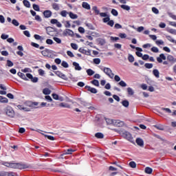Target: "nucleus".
Listing matches in <instances>:
<instances>
[{
    "instance_id": "1",
    "label": "nucleus",
    "mask_w": 176,
    "mask_h": 176,
    "mask_svg": "<svg viewBox=\"0 0 176 176\" xmlns=\"http://www.w3.org/2000/svg\"><path fill=\"white\" fill-rule=\"evenodd\" d=\"M2 165L8 167L9 168H16L18 170H25V168H28V165L21 163L3 162Z\"/></svg>"
},
{
    "instance_id": "2",
    "label": "nucleus",
    "mask_w": 176,
    "mask_h": 176,
    "mask_svg": "<svg viewBox=\"0 0 176 176\" xmlns=\"http://www.w3.org/2000/svg\"><path fill=\"white\" fill-rule=\"evenodd\" d=\"M163 60H168L170 67H173V65L176 63V58L173 55H168L167 57H166L164 54H160V56L157 58V61L160 64H162V63H163Z\"/></svg>"
},
{
    "instance_id": "3",
    "label": "nucleus",
    "mask_w": 176,
    "mask_h": 176,
    "mask_svg": "<svg viewBox=\"0 0 176 176\" xmlns=\"http://www.w3.org/2000/svg\"><path fill=\"white\" fill-rule=\"evenodd\" d=\"M107 124H113V126H116L117 127H120L123 126L124 122L119 120H112L109 118H105Z\"/></svg>"
},
{
    "instance_id": "4",
    "label": "nucleus",
    "mask_w": 176,
    "mask_h": 176,
    "mask_svg": "<svg viewBox=\"0 0 176 176\" xmlns=\"http://www.w3.org/2000/svg\"><path fill=\"white\" fill-rule=\"evenodd\" d=\"M100 70L107 75L110 79H113V76H115V74L112 72V69L109 67H100Z\"/></svg>"
},
{
    "instance_id": "5",
    "label": "nucleus",
    "mask_w": 176,
    "mask_h": 176,
    "mask_svg": "<svg viewBox=\"0 0 176 176\" xmlns=\"http://www.w3.org/2000/svg\"><path fill=\"white\" fill-rule=\"evenodd\" d=\"M5 111L7 116H9L10 118H14V110H13V108L10 106H8L5 109Z\"/></svg>"
},
{
    "instance_id": "6",
    "label": "nucleus",
    "mask_w": 176,
    "mask_h": 176,
    "mask_svg": "<svg viewBox=\"0 0 176 176\" xmlns=\"http://www.w3.org/2000/svg\"><path fill=\"white\" fill-rule=\"evenodd\" d=\"M63 36H71L72 38H74L75 34L74 33V31H72L70 29H65L63 32Z\"/></svg>"
},
{
    "instance_id": "7",
    "label": "nucleus",
    "mask_w": 176,
    "mask_h": 176,
    "mask_svg": "<svg viewBox=\"0 0 176 176\" xmlns=\"http://www.w3.org/2000/svg\"><path fill=\"white\" fill-rule=\"evenodd\" d=\"M26 77L28 78V79H31L33 83H36L38 80V77H34L32 74L30 73L26 74Z\"/></svg>"
},
{
    "instance_id": "8",
    "label": "nucleus",
    "mask_w": 176,
    "mask_h": 176,
    "mask_svg": "<svg viewBox=\"0 0 176 176\" xmlns=\"http://www.w3.org/2000/svg\"><path fill=\"white\" fill-rule=\"evenodd\" d=\"M78 52L82 54H86V56H91V51L90 50H86L82 47L79 48Z\"/></svg>"
},
{
    "instance_id": "9",
    "label": "nucleus",
    "mask_w": 176,
    "mask_h": 176,
    "mask_svg": "<svg viewBox=\"0 0 176 176\" xmlns=\"http://www.w3.org/2000/svg\"><path fill=\"white\" fill-rule=\"evenodd\" d=\"M17 50L19 51L16 52V54L18 56H20V57H23V56H24V53H23V52H24V48L23 47L22 45H19L17 47Z\"/></svg>"
},
{
    "instance_id": "10",
    "label": "nucleus",
    "mask_w": 176,
    "mask_h": 176,
    "mask_svg": "<svg viewBox=\"0 0 176 176\" xmlns=\"http://www.w3.org/2000/svg\"><path fill=\"white\" fill-rule=\"evenodd\" d=\"M85 89H87V90L88 91H90V93H92L93 94H97V93H98L97 89L93 88V87H91L90 86H88V85H86L85 87Z\"/></svg>"
},
{
    "instance_id": "11",
    "label": "nucleus",
    "mask_w": 176,
    "mask_h": 176,
    "mask_svg": "<svg viewBox=\"0 0 176 176\" xmlns=\"http://www.w3.org/2000/svg\"><path fill=\"white\" fill-rule=\"evenodd\" d=\"M43 14L45 17V19H49L52 17V14H53V13L50 10H47L43 12Z\"/></svg>"
},
{
    "instance_id": "12",
    "label": "nucleus",
    "mask_w": 176,
    "mask_h": 176,
    "mask_svg": "<svg viewBox=\"0 0 176 176\" xmlns=\"http://www.w3.org/2000/svg\"><path fill=\"white\" fill-rule=\"evenodd\" d=\"M41 54H42L44 57H49V56H50V50H49V49H45V50L41 51Z\"/></svg>"
},
{
    "instance_id": "13",
    "label": "nucleus",
    "mask_w": 176,
    "mask_h": 176,
    "mask_svg": "<svg viewBox=\"0 0 176 176\" xmlns=\"http://www.w3.org/2000/svg\"><path fill=\"white\" fill-rule=\"evenodd\" d=\"M73 66L76 71H82V67L77 62H73Z\"/></svg>"
},
{
    "instance_id": "14",
    "label": "nucleus",
    "mask_w": 176,
    "mask_h": 176,
    "mask_svg": "<svg viewBox=\"0 0 176 176\" xmlns=\"http://www.w3.org/2000/svg\"><path fill=\"white\" fill-rule=\"evenodd\" d=\"M136 144L139 146H141V148L144 147V140L140 138L136 139Z\"/></svg>"
},
{
    "instance_id": "15",
    "label": "nucleus",
    "mask_w": 176,
    "mask_h": 176,
    "mask_svg": "<svg viewBox=\"0 0 176 176\" xmlns=\"http://www.w3.org/2000/svg\"><path fill=\"white\" fill-rule=\"evenodd\" d=\"M17 108L19 109H21V111H25V112H30V109L28 107H24V105L23 104H19L17 106Z\"/></svg>"
},
{
    "instance_id": "16",
    "label": "nucleus",
    "mask_w": 176,
    "mask_h": 176,
    "mask_svg": "<svg viewBox=\"0 0 176 176\" xmlns=\"http://www.w3.org/2000/svg\"><path fill=\"white\" fill-rule=\"evenodd\" d=\"M124 137L128 141H131V140H133V138L131 137V134L130 133H129V132H124Z\"/></svg>"
},
{
    "instance_id": "17",
    "label": "nucleus",
    "mask_w": 176,
    "mask_h": 176,
    "mask_svg": "<svg viewBox=\"0 0 176 176\" xmlns=\"http://www.w3.org/2000/svg\"><path fill=\"white\" fill-rule=\"evenodd\" d=\"M0 102L1 104H8L9 102V99L2 96H0Z\"/></svg>"
},
{
    "instance_id": "18",
    "label": "nucleus",
    "mask_w": 176,
    "mask_h": 176,
    "mask_svg": "<svg viewBox=\"0 0 176 176\" xmlns=\"http://www.w3.org/2000/svg\"><path fill=\"white\" fill-rule=\"evenodd\" d=\"M153 74L157 79H159V78H160V72H159V70L157 69H155L153 70Z\"/></svg>"
},
{
    "instance_id": "19",
    "label": "nucleus",
    "mask_w": 176,
    "mask_h": 176,
    "mask_svg": "<svg viewBox=\"0 0 176 176\" xmlns=\"http://www.w3.org/2000/svg\"><path fill=\"white\" fill-rule=\"evenodd\" d=\"M82 6L84 9H87V10H90L91 9L90 4H89L87 2H82Z\"/></svg>"
},
{
    "instance_id": "20",
    "label": "nucleus",
    "mask_w": 176,
    "mask_h": 176,
    "mask_svg": "<svg viewBox=\"0 0 176 176\" xmlns=\"http://www.w3.org/2000/svg\"><path fill=\"white\" fill-rule=\"evenodd\" d=\"M18 76H19V78H21V79H23V80H28V78H27V76H25V74L19 72L17 73Z\"/></svg>"
},
{
    "instance_id": "21",
    "label": "nucleus",
    "mask_w": 176,
    "mask_h": 176,
    "mask_svg": "<svg viewBox=\"0 0 176 176\" xmlns=\"http://www.w3.org/2000/svg\"><path fill=\"white\" fill-rule=\"evenodd\" d=\"M69 16L72 20H76L78 19V14H74L72 12H69Z\"/></svg>"
},
{
    "instance_id": "22",
    "label": "nucleus",
    "mask_w": 176,
    "mask_h": 176,
    "mask_svg": "<svg viewBox=\"0 0 176 176\" xmlns=\"http://www.w3.org/2000/svg\"><path fill=\"white\" fill-rule=\"evenodd\" d=\"M52 6L54 10H56V11L60 10V5L58 3H52Z\"/></svg>"
},
{
    "instance_id": "23",
    "label": "nucleus",
    "mask_w": 176,
    "mask_h": 176,
    "mask_svg": "<svg viewBox=\"0 0 176 176\" xmlns=\"http://www.w3.org/2000/svg\"><path fill=\"white\" fill-rule=\"evenodd\" d=\"M86 72H87L88 76H93V75H94V74H96V72H94L91 69H87Z\"/></svg>"
},
{
    "instance_id": "24",
    "label": "nucleus",
    "mask_w": 176,
    "mask_h": 176,
    "mask_svg": "<svg viewBox=\"0 0 176 176\" xmlns=\"http://www.w3.org/2000/svg\"><path fill=\"white\" fill-rule=\"evenodd\" d=\"M43 93L45 94V96H49V94L52 93V91L49 88H45L43 90Z\"/></svg>"
},
{
    "instance_id": "25",
    "label": "nucleus",
    "mask_w": 176,
    "mask_h": 176,
    "mask_svg": "<svg viewBox=\"0 0 176 176\" xmlns=\"http://www.w3.org/2000/svg\"><path fill=\"white\" fill-rule=\"evenodd\" d=\"M91 83L94 85V86H96L97 87H100V82L98 81V80L94 79L92 81H91Z\"/></svg>"
},
{
    "instance_id": "26",
    "label": "nucleus",
    "mask_w": 176,
    "mask_h": 176,
    "mask_svg": "<svg viewBox=\"0 0 176 176\" xmlns=\"http://www.w3.org/2000/svg\"><path fill=\"white\" fill-rule=\"evenodd\" d=\"M23 3L25 8H31V3L30 1H28V0H23Z\"/></svg>"
},
{
    "instance_id": "27",
    "label": "nucleus",
    "mask_w": 176,
    "mask_h": 176,
    "mask_svg": "<svg viewBox=\"0 0 176 176\" xmlns=\"http://www.w3.org/2000/svg\"><path fill=\"white\" fill-rule=\"evenodd\" d=\"M121 9H123L124 10H126L127 12H129V10H130L131 8L129 6L127 5H121L120 6Z\"/></svg>"
},
{
    "instance_id": "28",
    "label": "nucleus",
    "mask_w": 176,
    "mask_h": 176,
    "mask_svg": "<svg viewBox=\"0 0 176 176\" xmlns=\"http://www.w3.org/2000/svg\"><path fill=\"white\" fill-rule=\"evenodd\" d=\"M127 92L129 96H134V90H133L131 87L127 88Z\"/></svg>"
},
{
    "instance_id": "29",
    "label": "nucleus",
    "mask_w": 176,
    "mask_h": 176,
    "mask_svg": "<svg viewBox=\"0 0 176 176\" xmlns=\"http://www.w3.org/2000/svg\"><path fill=\"white\" fill-rule=\"evenodd\" d=\"M95 137L96 138L102 139L104 138V134H102V133H96Z\"/></svg>"
},
{
    "instance_id": "30",
    "label": "nucleus",
    "mask_w": 176,
    "mask_h": 176,
    "mask_svg": "<svg viewBox=\"0 0 176 176\" xmlns=\"http://www.w3.org/2000/svg\"><path fill=\"white\" fill-rule=\"evenodd\" d=\"M59 107H61L62 108H71V106L67 103L62 102L59 104Z\"/></svg>"
},
{
    "instance_id": "31",
    "label": "nucleus",
    "mask_w": 176,
    "mask_h": 176,
    "mask_svg": "<svg viewBox=\"0 0 176 176\" xmlns=\"http://www.w3.org/2000/svg\"><path fill=\"white\" fill-rule=\"evenodd\" d=\"M110 20H111V17H109V15L102 19L103 23L107 24L109 23Z\"/></svg>"
},
{
    "instance_id": "32",
    "label": "nucleus",
    "mask_w": 176,
    "mask_h": 176,
    "mask_svg": "<svg viewBox=\"0 0 176 176\" xmlns=\"http://www.w3.org/2000/svg\"><path fill=\"white\" fill-rule=\"evenodd\" d=\"M42 135H44L46 138H48V140H50V141H54V137L49 135H45V133H41Z\"/></svg>"
},
{
    "instance_id": "33",
    "label": "nucleus",
    "mask_w": 176,
    "mask_h": 176,
    "mask_svg": "<svg viewBox=\"0 0 176 176\" xmlns=\"http://www.w3.org/2000/svg\"><path fill=\"white\" fill-rule=\"evenodd\" d=\"M6 176H19V175L14 172H6Z\"/></svg>"
},
{
    "instance_id": "34",
    "label": "nucleus",
    "mask_w": 176,
    "mask_h": 176,
    "mask_svg": "<svg viewBox=\"0 0 176 176\" xmlns=\"http://www.w3.org/2000/svg\"><path fill=\"white\" fill-rule=\"evenodd\" d=\"M153 171V170L152 169V168L146 167V168H145L146 174H151Z\"/></svg>"
},
{
    "instance_id": "35",
    "label": "nucleus",
    "mask_w": 176,
    "mask_h": 176,
    "mask_svg": "<svg viewBox=\"0 0 176 176\" xmlns=\"http://www.w3.org/2000/svg\"><path fill=\"white\" fill-rule=\"evenodd\" d=\"M67 14H69V12H67V10H63L60 12V16H62V17H67Z\"/></svg>"
},
{
    "instance_id": "36",
    "label": "nucleus",
    "mask_w": 176,
    "mask_h": 176,
    "mask_svg": "<svg viewBox=\"0 0 176 176\" xmlns=\"http://www.w3.org/2000/svg\"><path fill=\"white\" fill-rule=\"evenodd\" d=\"M111 13L113 16H115V17H117V16L119 15V12H118V10L115 9H112Z\"/></svg>"
},
{
    "instance_id": "37",
    "label": "nucleus",
    "mask_w": 176,
    "mask_h": 176,
    "mask_svg": "<svg viewBox=\"0 0 176 176\" xmlns=\"http://www.w3.org/2000/svg\"><path fill=\"white\" fill-rule=\"evenodd\" d=\"M61 65L63 67V68H68L69 67V65H68V63H67L65 60L62 61Z\"/></svg>"
},
{
    "instance_id": "38",
    "label": "nucleus",
    "mask_w": 176,
    "mask_h": 176,
    "mask_svg": "<svg viewBox=\"0 0 176 176\" xmlns=\"http://www.w3.org/2000/svg\"><path fill=\"white\" fill-rule=\"evenodd\" d=\"M92 10L95 12V14L98 15L100 14V10H98V8L97 6H94L92 8Z\"/></svg>"
},
{
    "instance_id": "39",
    "label": "nucleus",
    "mask_w": 176,
    "mask_h": 176,
    "mask_svg": "<svg viewBox=\"0 0 176 176\" xmlns=\"http://www.w3.org/2000/svg\"><path fill=\"white\" fill-rule=\"evenodd\" d=\"M34 39H36V41H43V38L39 34H34Z\"/></svg>"
},
{
    "instance_id": "40",
    "label": "nucleus",
    "mask_w": 176,
    "mask_h": 176,
    "mask_svg": "<svg viewBox=\"0 0 176 176\" xmlns=\"http://www.w3.org/2000/svg\"><path fill=\"white\" fill-rule=\"evenodd\" d=\"M130 47H131V49H135L137 50V52H142V48L139 47H135L133 45H130Z\"/></svg>"
},
{
    "instance_id": "41",
    "label": "nucleus",
    "mask_w": 176,
    "mask_h": 176,
    "mask_svg": "<svg viewBox=\"0 0 176 176\" xmlns=\"http://www.w3.org/2000/svg\"><path fill=\"white\" fill-rule=\"evenodd\" d=\"M161 111H164L166 113H171V109H170L169 108L162 107Z\"/></svg>"
},
{
    "instance_id": "42",
    "label": "nucleus",
    "mask_w": 176,
    "mask_h": 176,
    "mask_svg": "<svg viewBox=\"0 0 176 176\" xmlns=\"http://www.w3.org/2000/svg\"><path fill=\"white\" fill-rule=\"evenodd\" d=\"M122 104L123 107H125V108H127L129 107V105H130L129 100H123L122 102Z\"/></svg>"
},
{
    "instance_id": "43",
    "label": "nucleus",
    "mask_w": 176,
    "mask_h": 176,
    "mask_svg": "<svg viewBox=\"0 0 176 176\" xmlns=\"http://www.w3.org/2000/svg\"><path fill=\"white\" fill-rule=\"evenodd\" d=\"M118 85L121 86V87H126L127 86V84L124 80H121L118 82Z\"/></svg>"
},
{
    "instance_id": "44",
    "label": "nucleus",
    "mask_w": 176,
    "mask_h": 176,
    "mask_svg": "<svg viewBox=\"0 0 176 176\" xmlns=\"http://www.w3.org/2000/svg\"><path fill=\"white\" fill-rule=\"evenodd\" d=\"M166 39H168V41H169V42H171L172 43H175V40L174 38H173V37H171V36H166Z\"/></svg>"
},
{
    "instance_id": "45",
    "label": "nucleus",
    "mask_w": 176,
    "mask_h": 176,
    "mask_svg": "<svg viewBox=\"0 0 176 176\" xmlns=\"http://www.w3.org/2000/svg\"><path fill=\"white\" fill-rule=\"evenodd\" d=\"M144 67L147 68L148 69H151V68H153V64L152 63H145Z\"/></svg>"
},
{
    "instance_id": "46",
    "label": "nucleus",
    "mask_w": 176,
    "mask_h": 176,
    "mask_svg": "<svg viewBox=\"0 0 176 176\" xmlns=\"http://www.w3.org/2000/svg\"><path fill=\"white\" fill-rule=\"evenodd\" d=\"M72 152H75V150L72 148H68L66 153H65V155H72Z\"/></svg>"
},
{
    "instance_id": "47",
    "label": "nucleus",
    "mask_w": 176,
    "mask_h": 176,
    "mask_svg": "<svg viewBox=\"0 0 176 176\" xmlns=\"http://www.w3.org/2000/svg\"><path fill=\"white\" fill-rule=\"evenodd\" d=\"M85 25L89 28V30H95L94 26L91 23H85Z\"/></svg>"
},
{
    "instance_id": "48",
    "label": "nucleus",
    "mask_w": 176,
    "mask_h": 176,
    "mask_svg": "<svg viewBox=\"0 0 176 176\" xmlns=\"http://www.w3.org/2000/svg\"><path fill=\"white\" fill-rule=\"evenodd\" d=\"M155 43L157 46H160L161 45H164V41H163V40H157Z\"/></svg>"
},
{
    "instance_id": "49",
    "label": "nucleus",
    "mask_w": 176,
    "mask_h": 176,
    "mask_svg": "<svg viewBox=\"0 0 176 176\" xmlns=\"http://www.w3.org/2000/svg\"><path fill=\"white\" fill-rule=\"evenodd\" d=\"M12 24H13V25H15V27H19V25H20V23H19V21H17V20L16 19H13L12 21Z\"/></svg>"
},
{
    "instance_id": "50",
    "label": "nucleus",
    "mask_w": 176,
    "mask_h": 176,
    "mask_svg": "<svg viewBox=\"0 0 176 176\" xmlns=\"http://www.w3.org/2000/svg\"><path fill=\"white\" fill-rule=\"evenodd\" d=\"M151 50L153 53H159V48H157V47H153Z\"/></svg>"
},
{
    "instance_id": "51",
    "label": "nucleus",
    "mask_w": 176,
    "mask_h": 176,
    "mask_svg": "<svg viewBox=\"0 0 176 176\" xmlns=\"http://www.w3.org/2000/svg\"><path fill=\"white\" fill-rule=\"evenodd\" d=\"M6 65H7L8 67H13V65H14V64L13 63V62H12V60H7Z\"/></svg>"
},
{
    "instance_id": "52",
    "label": "nucleus",
    "mask_w": 176,
    "mask_h": 176,
    "mask_svg": "<svg viewBox=\"0 0 176 176\" xmlns=\"http://www.w3.org/2000/svg\"><path fill=\"white\" fill-rule=\"evenodd\" d=\"M33 9L34 10H36V12H39L41 9L39 8V6L37 4H33Z\"/></svg>"
},
{
    "instance_id": "53",
    "label": "nucleus",
    "mask_w": 176,
    "mask_h": 176,
    "mask_svg": "<svg viewBox=\"0 0 176 176\" xmlns=\"http://www.w3.org/2000/svg\"><path fill=\"white\" fill-rule=\"evenodd\" d=\"M94 64H96L98 65V64L101 63V59H100L99 58H94Z\"/></svg>"
},
{
    "instance_id": "54",
    "label": "nucleus",
    "mask_w": 176,
    "mask_h": 176,
    "mask_svg": "<svg viewBox=\"0 0 176 176\" xmlns=\"http://www.w3.org/2000/svg\"><path fill=\"white\" fill-rule=\"evenodd\" d=\"M128 60L129 63H134V56H133V55L131 54H129L128 57Z\"/></svg>"
},
{
    "instance_id": "55",
    "label": "nucleus",
    "mask_w": 176,
    "mask_h": 176,
    "mask_svg": "<svg viewBox=\"0 0 176 176\" xmlns=\"http://www.w3.org/2000/svg\"><path fill=\"white\" fill-rule=\"evenodd\" d=\"M129 166L130 167H131V168H135V167H137V164H135V162L132 161L129 162Z\"/></svg>"
},
{
    "instance_id": "56",
    "label": "nucleus",
    "mask_w": 176,
    "mask_h": 176,
    "mask_svg": "<svg viewBox=\"0 0 176 176\" xmlns=\"http://www.w3.org/2000/svg\"><path fill=\"white\" fill-rule=\"evenodd\" d=\"M70 46L74 49V50H78V45H76V43H72Z\"/></svg>"
},
{
    "instance_id": "57",
    "label": "nucleus",
    "mask_w": 176,
    "mask_h": 176,
    "mask_svg": "<svg viewBox=\"0 0 176 176\" xmlns=\"http://www.w3.org/2000/svg\"><path fill=\"white\" fill-rule=\"evenodd\" d=\"M135 30H136L138 32H142V31L145 30V28L143 26H140L138 28H135Z\"/></svg>"
},
{
    "instance_id": "58",
    "label": "nucleus",
    "mask_w": 176,
    "mask_h": 176,
    "mask_svg": "<svg viewBox=\"0 0 176 176\" xmlns=\"http://www.w3.org/2000/svg\"><path fill=\"white\" fill-rule=\"evenodd\" d=\"M168 32L170 34H173V35H176V30L175 29H169L168 30Z\"/></svg>"
},
{
    "instance_id": "59",
    "label": "nucleus",
    "mask_w": 176,
    "mask_h": 176,
    "mask_svg": "<svg viewBox=\"0 0 176 176\" xmlns=\"http://www.w3.org/2000/svg\"><path fill=\"white\" fill-rule=\"evenodd\" d=\"M115 25V21L113 20H109V23H107V25H109V27H113Z\"/></svg>"
},
{
    "instance_id": "60",
    "label": "nucleus",
    "mask_w": 176,
    "mask_h": 176,
    "mask_svg": "<svg viewBox=\"0 0 176 176\" xmlns=\"http://www.w3.org/2000/svg\"><path fill=\"white\" fill-rule=\"evenodd\" d=\"M152 12L155 13V14H159V10L155 7L152 8Z\"/></svg>"
},
{
    "instance_id": "61",
    "label": "nucleus",
    "mask_w": 176,
    "mask_h": 176,
    "mask_svg": "<svg viewBox=\"0 0 176 176\" xmlns=\"http://www.w3.org/2000/svg\"><path fill=\"white\" fill-rule=\"evenodd\" d=\"M38 75H40V76H43V75H45V70H43L42 69H38Z\"/></svg>"
},
{
    "instance_id": "62",
    "label": "nucleus",
    "mask_w": 176,
    "mask_h": 176,
    "mask_svg": "<svg viewBox=\"0 0 176 176\" xmlns=\"http://www.w3.org/2000/svg\"><path fill=\"white\" fill-rule=\"evenodd\" d=\"M100 17H107L108 16V14L107 12H99Z\"/></svg>"
},
{
    "instance_id": "63",
    "label": "nucleus",
    "mask_w": 176,
    "mask_h": 176,
    "mask_svg": "<svg viewBox=\"0 0 176 176\" xmlns=\"http://www.w3.org/2000/svg\"><path fill=\"white\" fill-rule=\"evenodd\" d=\"M1 39H8L9 38V36L8 34H2L1 36Z\"/></svg>"
},
{
    "instance_id": "64",
    "label": "nucleus",
    "mask_w": 176,
    "mask_h": 176,
    "mask_svg": "<svg viewBox=\"0 0 176 176\" xmlns=\"http://www.w3.org/2000/svg\"><path fill=\"white\" fill-rule=\"evenodd\" d=\"M53 39L55 42H56V43H61V40L60 39V38L54 37Z\"/></svg>"
}]
</instances>
